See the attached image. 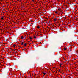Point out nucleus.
<instances>
[{
  "label": "nucleus",
  "mask_w": 78,
  "mask_h": 78,
  "mask_svg": "<svg viewBox=\"0 0 78 78\" xmlns=\"http://www.w3.org/2000/svg\"><path fill=\"white\" fill-rule=\"evenodd\" d=\"M18 47H20V46H18Z\"/></svg>",
  "instance_id": "16"
},
{
  "label": "nucleus",
  "mask_w": 78,
  "mask_h": 78,
  "mask_svg": "<svg viewBox=\"0 0 78 78\" xmlns=\"http://www.w3.org/2000/svg\"><path fill=\"white\" fill-rule=\"evenodd\" d=\"M16 46V44H14L13 46V47H15Z\"/></svg>",
  "instance_id": "11"
},
{
  "label": "nucleus",
  "mask_w": 78,
  "mask_h": 78,
  "mask_svg": "<svg viewBox=\"0 0 78 78\" xmlns=\"http://www.w3.org/2000/svg\"><path fill=\"white\" fill-rule=\"evenodd\" d=\"M17 50V49H15V50H14V51H15V50Z\"/></svg>",
  "instance_id": "15"
},
{
  "label": "nucleus",
  "mask_w": 78,
  "mask_h": 78,
  "mask_svg": "<svg viewBox=\"0 0 78 78\" xmlns=\"http://www.w3.org/2000/svg\"><path fill=\"white\" fill-rule=\"evenodd\" d=\"M62 64H60L59 65L60 66V67H61V65H62Z\"/></svg>",
  "instance_id": "12"
},
{
  "label": "nucleus",
  "mask_w": 78,
  "mask_h": 78,
  "mask_svg": "<svg viewBox=\"0 0 78 78\" xmlns=\"http://www.w3.org/2000/svg\"><path fill=\"white\" fill-rule=\"evenodd\" d=\"M21 44H22V45H23V42H22Z\"/></svg>",
  "instance_id": "13"
},
{
  "label": "nucleus",
  "mask_w": 78,
  "mask_h": 78,
  "mask_svg": "<svg viewBox=\"0 0 78 78\" xmlns=\"http://www.w3.org/2000/svg\"><path fill=\"white\" fill-rule=\"evenodd\" d=\"M26 45H27V44L25 43L24 44V46H26Z\"/></svg>",
  "instance_id": "10"
},
{
  "label": "nucleus",
  "mask_w": 78,
  "mask_h": 78,
  "mask_svg": "<svg viewBox=\"0 0 78 78\" xmlns=\"http://www.w3.org/2000/svg\"><path fill=\"white\" fill-rule=\"evenodd\" d=\"M59 12H58L57 11H56L55 12V14H59Z\"/></svg>",
  "instance_id": "3"
},
{
  "label": "nucleus",
  "mask_w": 78,
  "mask_h": 78,
  "mask_svg": "<svg viewBox=\"0 0 78 78\" xmlns=\"http://www.w3.org/2000/svg\"><path fill=\"white\" fill-rule=\"evenodd\" d=\"M37 28H40V27L39 26H37Z\"/></svg>",
  "instance_id": "9"
},
{
  "label": "nucleus",
  "mask_w": 78,
  "mask_h": 78,
  "mask_svg": "<svg viewBox=\"0 0 78 78\" xmlns=\"http://www.w3.org/2000/svg\"><path fill=\"white\" fill-rule=\"evenodd\" d=\"M57 20L56 19H54L53 20V21H54V22H56V21Z\"/></svg>",
  "instance_id": "4"
},
{
  "label": "nucleus",
  "mask_w": 78,
  "mask_h": 78,
  "mask_svg": "<svg viewBox=\"0 0 78 78\" xmlns=\"http://www.w3.org/2000/svg\"><path fill=\"white\" fill-rule=\"evenodd\" d=\"M77 62H78V61Z\"/></svg>",
  "instance_id": "17"
},
{
  "label": "nucleus",
  "mask_w": 78,
  "mask_h": 78,
  "mask_svg": "<svg viewBox=\"0 0 78 78\" xmlns=\"http://www.w3.org/2000/svg\"><path fill=\"white\" fill-rule=\"evenodd\" d=\"M1 19V20H3V17H2Z\"/></svg>",
  "instance_id": "6"
},
{
  "label": "nucleus",
  "mask_w": 78,
  "mask_h": 78,
  "mask_svg": "<svg viewBox=\"0 0 78 78\" xmlns=\"http://www.w3.org/2000/svg\"><path fill=\"white\" fill-rule=\"evenodd\" d=\"M29 39H30L31 40L32 39H33V38H32V37H30Z\"/></svg>",
  "instance_id": "5"
},
{
  "label": "nucleus",
  "mask_w": 78,
  "mask_h": 78,
  "mask_svg": "<svg viewBox=\"0 0 78 78\" xmlns=\"http://www.w3.org/2000/svg\"><path fill=\"white\" fill-rule=\"evenodd\" d=\"M43 74H44V75H45V74H46V73H43Z\"/></svg>",
  "instance_id": "8"
},
{
  "label": "nucleus",
  "mask_w": 78,
  "mask_h": 78,
  "mask_svg": "<svg viewBox=\"0 0 78 78\" xmlns=\"http://www.w3.org/2000/svg\"><path fill=\"white\" fill-rule=\"evenodd\" d=\"M21 39H23V36H21Z\"/></svg>",
  "instance_id": "7"
},
{
  "label": "nucleus",
  "mask_w": 78,
  "mask_h": 78,
  "mask_svg": "<svg viewBox=\"0 0 78 78\" xmlns=\"http://www.w3.org/2000/svg\"><path fill=\"white\" fill-rule=\"evenodd\" d=\"M67 47H65L63 49L64 50H67Z\"/></svg>",
  "instance_id": "2"
},
{
  "label": "nucleus",
  "mask_w": 78,
  "mask_h": 78,
  "mask_svg": "<svg viewBox=\"0 0 78 78\" xmlns=\"http://www.w3.org/2000/svg\"><path fill=\"white\" fill-rule=\"evenodd\" d=\"M34 38L36 39V36H34Z\"/></svg>",
  "instance_id": "14"
},
{
  "label": "nucleus",
  "mask_w": 78,
  "mask_h": 78,
  "mask_svg": "<svg viewBox=\"0 0 78 78\" xmlns=\"http://www.w3.org/2000/svg\"><path fill=\"white\" fill-rule=\"evenodd\" d=\"M58 11H60V14H62V13H61V12H62V10H61V9H58Z\"/></svg>",
  "instance_id": "1"
}]
</instances>
